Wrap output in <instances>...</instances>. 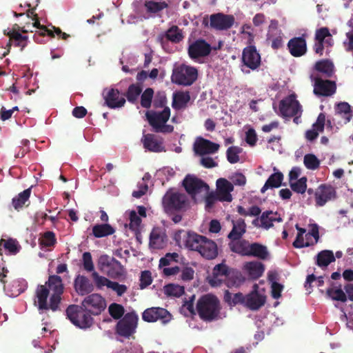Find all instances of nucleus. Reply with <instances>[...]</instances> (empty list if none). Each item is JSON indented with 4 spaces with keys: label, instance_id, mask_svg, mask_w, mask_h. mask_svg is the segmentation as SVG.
Masks as SVG:
<instances>
[{
    "label": "nucleus",
    "instance_id": "obj_22",
    "mask_svg": "<svg viewBox=\"0 0 353 353\" xmlns=\"http://www.w3.org/2000/svg\"><path fill=\"white\" fill-rule=\"evenodd\" d=\"M290 54L294 57H301L307 52V42L304 37H295L290 39L287 44Z\"/></svg>",
    "mask_w": 353,
    "mask_h": 353
},
{
    "label": "nucleus",
    "instance_id": "obj_11",
    "mask_svg": "<svg viewBox=\"0 0 353 353\" xmlns=\"http://www.w3.org/2000/svg\"><path fill=\"white\" fill-rule=\"evenodd\" d=\"M19 30L23 33L28 31L25 27L20 28L17 24L14 25L11 30L8 32L4 31V34L9 37V41L6 45V47L9 48V49L11 48L12 44H14V46L20 47L21 50H23L27 46L28 37L26 35H22L19 32Z\"/></svg>",
    "mask_w": 353,
    "mask_h": 353
},
{
    "label": "nucleus",
    "instance_id": "obj_9",
    "mask_svg": "<svg viewBox=\"0 0 353 353\" xmlns=\"http://www.w3.org/2000/svg\"><path fill=\"white\" fill-rule=\"evenodd\" d=\"M241 70L246 67L251 70L258 69L261 63V58L259 52L254 46H248L243 48L241 55Z\"/></svg>",
    "mask_w": 353,
    "mask_h": 353
},
{
    "label": "nucleus",
    "instance_id": "obj_37",
    "mask_svg": "<svg viewBox=\"0 0 353 353\" xmlns=\"http://www.w3.org/2000/svg\"><path fill=\"white\" fill-rule=\"evenodd\" d=\"M335 261V256L332 250H325L318 253L316 256V265L321 268L327 267Z\"/></svg>",
    "mask_w": 353,
    "mask_h": 353
},
{
    "label": "nucleus",
    "instance_id": "obj_25",
    "mask_svg": "<svg viewBox=\"0 0 353 353\" xmlns=\"http://www.w3.org/2000/svg\"><path fill=\"white\" fill-rule=\"evenodd\" d=\"M250 242L242 238L232 239L228 243L231 252L242 256H247Z\"/></svg>",
    "mask_w": 353,
    "mask_h": 353
},
{
    "label": "nucleus",
    "instance_id": "obj_8",
    "mask_svg": "<svg viewBox=\"0 0 353 353\" xmlns=\"http://www.w3.org/2000/svg\"><path fill=\"white\" fill-rule=\"evenodd\" d=\"M81 305H82L92 316H97L100 314L105 309L106 301L101 294L93 293L87 295L82 301Z\"/></svg>",
    "mask_w": 353,
    "mask_h": 353
},
{
    "label": "nucleus",
    "instance_id": "obj_18",
    "mask_svg": "<svg viewBox=\"0 0 353 353\" xmlns=\"http://www.w3.org/2000/svg\"><path fill=\"white\" fill-rule=\"evenodd\" d=\"M230 272V268L225 263H221L216 265L212 270L209 283L213 287L221 286L223 281L226 280Z\"/></svg>",
    "mask_w": 353,
    "mask_h": 353
},
{
    "label": "nucleus",
    "instance_id": "obj_1",
    "mask_svg": "<svg viewBox=\"0 0 353 353\" xmlns=\"http://www.w3.org/2000/svg\"><path fill=\"white\" fill-rule=\"evenodd\" d=\"M64 286L60 276L51 275L46 285H39L35 291L34 304L40 313L51 310L57 312L60 310L61 295Z\"/></svg>",
    "mask_w": 353,
    "mask_h": 353
},
{
    "label": "nucleus",
    "instance_id": "obj_46",
    "mask_svg": "<svg viewBox=\"0 0 353 353\" xmlns=\"http://www.w3.org/2000/svg\"><path fill=\"white\" fill-rule=\"evenodd\" d=\"M244 278L239 272H231L225 281L228 288L238 287L244 282Z\"/></svg>",
    "mask_w": 353,
    "mask_h": 353
},
{
    "label": "nucleus",
    "instance_id": "obj_5",
    "mask_svg": "<svg viewBox=\"0 0 353 353\" xmlns=\"http://www.w3.org/2000/svg\"><path fill=\"white\" fill-rule=\"evenodd\" d=\"M162 203L167 214H173L186 210L188 198L184 193L169 190L163 197Z\"/></svg>",
    "mask_w": 353,
    "mask_h": 353
},
{
    "label": "nucleus",
    "instance_id": "obj_35",
    "mask_svg": "<svg viewBox=\"0 0 353 353\" xmlns=\"http://www.w3.org/2000/svg\"><path fill=\"white\" fill-rule=\"evenodd\" d=\"M107 274L112 278L117 279L122 276L125 273V269L123 265L120 261L114 258H112V261L109 265L108 270H106Z\"/></svg>",
    "mask_w": 353,
    "mask_h": 353
},
{
    "label": "nucleus",
    "instance_id": "obj_56",
    "mask_svg": "<svg viewBox=\"0 0 353 353\" xmlns=\"http://www.w3.org/2000/svg\"><path fill=\"white\" fill-rule=\"evenodd\" d=\"M327 37H331L330 30L327 27H322L315 31L314 40L325 42Z\"/></svg>",
    "mask_w": 353,
    "mask_h": 353
},
{
    "label": "nucleus",
    "instance_id": "obj_47",
    "mask_svg": "<svg viewBox=\"0 0 353 353\" xmlns=\"http://www.w3.org/2000/svg\"><path fill=\"white\" fill-rule=\"evenodd\" d=\"M307 177L303 176L290 183L292 190L298 194H304L307 190Z\"/></svg>",
    "mask_w": 353,
    "mask_h": 353
},
{
    "label": "nucleus",
    "instance_id": "obj_50",
    "mask_svg": "<svg viewBox=\"0 0 353 353\" xmlns=\"http://www.w3.org/2000/svg\"><path fill=\"white\" fill-rule=\"evenodd\" d=\"M326 294L333 300L341 302H345L347 301L346 294L340 288L337 289L328 288L326 291Z\"/></svg>",
    "mask_w": 353,
    "mask_h": 353
},
{
    "label": "nucleus",
    "instance_id": "obj_57",
    "mask_svg": "<svg viewBox=\"0 0 353 353\" xmlns=\"http://www.w3.org/2000/svg\"><path fill=\"white\" fill-rule=\"evenodd\" d=\"M32 20L34 21V23H32V27L37 28L40 29L41 30H43V32L39 34V36H44L46 34L50 37H54V32L48 30L46 26L41 25L40 21L39 19L38 15L34 14V18H32Z\"/></svg>",
    "mask_w": 353,
    "mask_h": 353
},
{
    "label": "nucleus",
    "instance_id": "obj_43",
    "mask_svg": "<svg viewBox=\"0 0 353 353\" xmlns=\"http://www.w3.org/2000/svg\"><path fill=\"white\" fill-rule=\"evenodd\" d=\"M196 234L194 232H186L184 230H179L174 234L173 239L176 244L180 247L184 246L188 248L187 240L189 234Z\"/></svg>",
    "mask_w": 353,
    "mask_h": 353
},
{
    "label": "nucleus",
    "instance_id": "obj_10",
    "mask_svg": "<svg viewBox=\"0 0 353 353\" xmlns=\"http://www.w3.org/2000/svg\"><path fill=\"white\" fill-rule=\"evenodd\" d=\"M279 110L284 117H292L301 113V105L296 99L295 94H290L279 103Z\"/></svg>",
    "mask_w": 353,
    "mask_h": 353
},
{
    "label": "nucleus",
    "instance_id": "obj_33",
    "mask_svg": "<svg viewBox=\"0 0 353 353\" xmlns=\"http://www.w3.org/2000/svg\"><path fill=\"white\" fill-rule=\"evenodd\" d=\"M283 178L284 176L281 172L278 171L272 174L265 181L264 185L262 187L261 190V193H264L269 188H279L282 185Z\"/></svg>",
    "mask_w": 353,
    "mask_h": 353
},
{
    "label": "nucleus",
    "instance_id": "obj_62",
    "mask_svg": "<svg viewBox=\"0 0 353 353\" xmlns=\"http://www.w3.org/2000/svg\"><path fill=\"white\" fill-rule=\"evenodd\" d=\"M293 246L296 248H302L305 247H309L314 245V242L304 241V237L303 235L297 234L296 239L292 243Z\"/></svg>",
    "mask_w": 353,
    "mask_h": 353
},
{
    "label": "nucleus",
    "instance_id": "obj_20",
    "mask_svg": "<svg viewBox=\"0 0 353 353\" xmlns=\"http://www.w3.org/2000/svg\"><path fill=\"white\" fill-rule=\"evenodd\" d=\"M103 98L105 105L112 109L119 108L124 106L125 99L121 96L120 92L117 89L111 88L104 90Z\"/></svg>",
    "mask_w": 353,
    "mask_h": 353
},
{
    "label": "nucleus",
    "instance_id": "obj_49",
    "mask_svg": "<svg viewBox=\"0 0 353 353\" xmlns=\"http://www.w3.org/2000/svg\"><path fill=\"white\" fill-rule=\"evenodd\" d=\"M242 152V148L238 146H231L228 148L226 156L228 161L232 163H236L239 161V154Z\"/></svg>",
    "mask_w": 353,
    "mask_h": 353
},
{
    "label": "nucleus",
    "instance_id": "obj_14",
    "mask_svg": "<svg viewBox=\"0 0 353 353\" xmlns=\"http://www.w3.org/2000/svg\"><path fill=\"white\" fill-rule=\"evenodd\" d=\"M234 21L233 15L221 12L212 14L210 17V27L216 30H227L233 26Z\"/></svg>",
    "mask_w": 353,
    "mask_h": 353
},
{
    "label": "nucleus",
    "instance_id": "obj_53",
    "mask_svg": "<svg viewBox=\"0 0 353 353\" xmlns=\"http://www.w3.org/2000/svg\"><path fill=\"white\" fill-rule=\"evenodd\" d=\"M92 278L97 289H102L104 286L108 288V285H110L112 281L109 280L105 276H101L96 271H93L92 273Z\"/></svg>",
    "mask_w": 353,
    "mask_h": 353
},
{
    "label": "nucleus",
    "instance_id": "obj_31",
    "mask_svg": "<svg viewBox=\"0 0 353 353\" xmlns=\"http://www.w3.org/2000/svg\"><path fill=\"white\" fill-rule=\"evenodd\" d=\"M282 221L277 212L271 210L263 212L260 216L261 227L266 230L272 228L274 222H281Z\"/></svg>",
    "mask_w": 353,
    "mask_h": 353
},
{
    "label": "nucleus",
    "instance_id": "obj_60",
    "mask_svg": "<svg viewBox=\"0 0 353 353\" xmlns=\"http://www.w3.org/2000/svg\"><path fill=\"white\" fill-rule=\"evenodd\" d=\"M130 228L132 230H137L141 223V218L138 216L137 212L134 210L130 212Z\"/></svg>",
    "mask_w": 353,
    "mask_h": 353
},
{
    "label": "nucleus",
    "instance_id": "obj_39",
    "mask_svg": "<svg viewBox=\"0 0 353 353\" xmlns=\"http://www.w3.org/2000/svg\"><path fill=\"white\" fill-rule=\"evenodd\" d=\"M114 229L109 224H97L92 228V234L96 238H102L114 234Z\"/></svg>",
    "mask_w": 353,
    "mask_h": 353
},
{
    "label": "nucleus",
    "instance_id": "obj_13",
    "mask_svg": "<svg viewBox=\"0 0 353 353\" xmlns=\"http://www.w3.org/2000/svg\"><path fill=\"white\" fill-rule=\"evenodd\" d=\"M186 192L192 196L202 192L208 191L209 186L203 180L193 175H187L183 181Z\"/></svg>",
    "mask_w": 353,
    "mask_h": 353
},
{
    "label": "nucleus",
    "instance_id": "obj_51",
    "mask_svg": "<svg viewBox=\"0 0 353 353\" xmlns=\"http://www.w3.org/2000/svg\"><path fill=\"white\" fill-rule=\"evenodd\" d=\"M108 312L114 319L118 320L123 316L125 310L123 305L113 303L109 305Z\"/></svg>",
    "mask_w": 353,
    "mask_h": 353
},
{
    "label": "nucleus",
    "instance_id": "obj_15",
    "mask_svg": "<svg viewBox=\"0 0 353 353\" xmlns=\"http://www.w3.org/2000/svg\"><path fill=\"white\" fill-rule=\"evenodd\" d=\"M212 51V47L204 39H199L190 44L188 49L189 57L193 59L196 60L199 58L208 56Z\"/></svg>",
    "mask_w": 353,
    "mask_h": 353
},
{
    "label": "nucleus",
    "instance_id": "obj_44",
    "mask_svg": "<svg viewBox=\"0 0 353 353\" xmlns=\"http://www.w3.org/2000/svg\"><path fill=\"white\" fill-rule=\"evenodd\" d=\"M144 6L148 12L155 14L168 8V4L165 1H148L145 2Z\"/></svg>",
    "mask_w": 353,
    "mask_h": 353
},
{
    "label": "nucleus",
    "instance_id": "obj_40",
    "mask_svg": "<svg viewBox=\"0 0 353 353\" xmlns=\"http://www.w3.org/2000/svg\"><path fill=\"white\" fill-rule=\"evenodd\" d=\"M31 191L32 187L26 189L12 199V204L15 210H19L23 207L30 196Z\"/></svg>",
    "mask_w": 353,
    "mask_h": 353
},
{
    "label": "nucleus",
    "instance_id": "obj_64",
    "mask_svg": "<svg viewBox=\"0 0 353 353\" xmlns=\"http://www.w3.org/2000/svg\"><path fill=\"white\" fill-rule=\"evenodd\" d=\"M245 141L247 143L251 146L256 145L257 141V136L255 130L253 128H250L246 132Z\"/></svg>",
    "mask_w": 353,
    "mask_h": 353
},
{
    "label": "nucleus",
    "instance_id": "obj_41",
    "mask_svg": "<svg viewBox=\"0 0 353 353\" xmlns=\"http://www.w3.org/2000/svg\"><path fill=\"white\" fill-rule=\"evenodd\" d=\"M165 37L168 40L172 43H178L183 39V34L181 30L176 26L170 27L165 33Z\"/></svg>",
    "mask_w": 353,
    "mask_h": 353
},
{
    "label": "nucleus",
    "instance_id": "obj_42",
    "mask_svg": "<svg viewBox=\"0 0 353 353\" xmlns=\"http://www.w3.org/2000/svg\"><path fill=\"white\" fill-rule=\"evenodd\" d=\"M141 92L142 87L141 85L137 84H131L127 90L125 97L129 102L135 103Z\"/></svg>",
    "mask_w": 353,
    "mask_h": 353
},
{
    "label": "nucleus",
    "instance_id": "obj_23",
    "mask_svg": "<svg viewBox=\"0 0 353 353\" xmlns=\"http://www.w3.org/2000/svg\"><path fill=\"white\" fill-rule=\"evenodd\" d=\"M75 292L80 296L88 295L94 290V285L84 275L78 274L74 281Z\"/></svg>",
    "mask_w": 353,
    "mask_h": 353
},
{
    "label": "nucleus",
    "instance_id": "obj_21",
    "mask_svg": "<svg viewBox=\"0 0 353 353\" xmlns=\"http://www.w3.org/2000/svg\"><path fill=\"white\" fill-rule=\"evenodd\" d=\"M193 149L199 155L214 154L219 150V145L203 137H198L194 143Z\"/></svg>",
    "mask_w": 353,
    "mask_h": 353
},
{
    "label": "nucleus",
    "instance_id": "obj_16",
    "mask_svg": "<svg viewBox=\"0 0 353 353\" xmlns=\"http://www.w3.org/2000/svg\"><path fill=\"white\" fill-rule=\"evenodd\" d=\"M142 318L147 322H155L161 320L163 323H168L171 319L169 312L162 307H151L146 309L142 314Z\"/></svg>",
    "mask_w": 353,
    "mask_h": 353
},
{
    "label": "nucleus",
    "instance_id": "obj_48",
    "mask_svg": "<svg viewBox=\"0 0 353 353\" xmlns=\"http://www.w3.org/2000/svg\"><path fill=\"white\" fill-rule=\"evenodd\" d=\"M303 163L308 170H314L319 168L320 161L313 154H307L304 156Z\"/></svg>",
    "mask_w": 353,
    "mask_h": 353
},
{
    "label": "nucleus",
    "instance_id": "obj_30",
    "mask_svg": "<svg viewBox=\"0 0 353 353\" xmlns=\"http://www.w3.org/2000/svg\"><path fill=\"white\" fill-rule=\"evenodd\" d=\"M335 115L343 119L344 124L350 121L352 113L350 105L347 102H339L335 105Z\"/></svg>",
    "mask_w": 353,
    "mask_h": 353
},
{
    "label": "nucleus",
    "instance_id": "obj_28",
    "mask_svg": "<svg viewBox=\"0 0 353 353\" xmlns=\"http://www.w3.org/2000/svg\"><path fill=\"white\" fill-rule=\"evenodd\" d=\"M265 303V297L254 291L246 296L245 306L252 310H259Z\"/></svg>",
    "mask_w": 353,
    "mask_h": 353
},
{
    "label": "nucleus",
    "instance_id": "obj_29",
    "mask_svg": "<svg viewBox=\"0 0 353 353\" xmlns=\"http://www.w3.org/2000/svg\"><path fill=\"white\" fill-rule=\"evenodd\" d=\"M269 256V252L265 245L259 243H250L248 252L247 256H253L259 259L265 260Z\"/></svg>",
    "mask_w": 353,
    "mask_h": 353
},
{
    "label": "nucleus",
    "instance_id": "obj_32",
    "mask_svg": "<svg viewBox=\"0 0 353 353\" xmlns=\"http://www.w3.org/2000/svg\"><path fill=\"white\" fill-rule=\"evenodd\" d=\"M232 229L228 235L230 240L242 238L246 232V224L243 219L232 221Z\"/></svg>",
    "mask_w": 353,
    "mask_h": 353
},
{
    "label": "nucleus",
    "instance_id": "obj_34",
    "mask_svg": "<svg viewBox=\"0 0 353 353\" xmlns=\"http://www.w3.org/2000/svg\"><path fill=\"white\" fill-rule=\"evenodd\" d=\"M190 100V95L189 92H178L174 94L172 106L176 110L183 108Z\"/></svg>",
    "mask_w": 353,
    "mask_h": 353
},
{
    "label": "nucleus",
    "instance_id": "obj_61",
    "mask_svg": "<svg viewBox=\"0 0 353 353\" xmlns=\"http://www.w3.org/2000/svg\"><path fill=\"white\" fill-rule=\"evenodd\" d=\"M325 124V115L323 113H320L317 117L316 122L312 125V129L319 132H322L324 130Z\"/></svg>",
    "mask_w": 353,
    "mask_h": 353
},
{
    "label": "nucleus",
    "instance_id": "obj_27",
    "mask_svg": "<svg viewBox=\"0 0 353 353\" xmlns=\"http://www.w3.org/2000/svg\"><path fill=\"white\" fill-rule=\"evenodd\" d=\"M142 143L144 148L150 152H160L163 150L162 142L157 139L155 136L152 134L143 135Z\"/></svg>",
    "mask_w": 353,
    "mask_h": 353
},
{
    "label": "nucleus",
    "instance_id": "obj_59",
    "mask_svg": "<svg viewBox=\"0 0 353 353\" xmlns=\"http://www.w3.org/2000/svg\"><path fill=\"white\" fill-rule=\"evenodd\" d=\"M152 279L149 270L143 271L140 276V288L144 289L152 283Z\"/></svg>",
    "mask_w": 353,
    "mask_h": 353
},
{
    "label": "nucleus",
    "instance_id": "obj_6",
    "mask_svg": "<svg viewBox=\"0 0 353 353\" xmlns=\"http://www.w3.org/2000/svg\"><path fill=\"white\" fill-rule=\"evenodd\" d=\"M198 78V70L194 67L181 64L173 70L171 80L177 85L190 86Z\"/></svg>",
    "mask_w": 353,
    "mask_h": 353
},
{
    "label": "nucleus",
    "instance_id": "obj_3",
    "mask_svg": "<svg viewBox=\"0 0 353 353\" xmlns=\"http://www.w3.org/2000/svg\"><path fill=\"white\" fill-rule=\"evenodd\" d=\"M220 302L217 297L212 294L202 296L197 301L196 310L200 318L205 321H212L219 315Z\"/></svg>",
    "mask_w": 353,
    "mask_h": 353
},
{
    "label": "nucleus",
    "instance_id": "obj_55",
    "mask_svg": "<svg viewBox=\"0 0 353 353\" xmlns=\"http://www.w3.org/2000/svg\"><path fill=\"white\" fill-rule=\"evenodd\" d=\"M216 187L218 190L232 192L234 190V185L232 183L228 181L227 179L221 178L216 181Z\"/></svg>",
    "mask_w": 353,
    "mask_h": 353
},
{
    "label": "nucleus",
    "instance_id": "obj_58",
    "mask_svg": "<svg viewBox=\"0 0 353 353\" xmlns=\"http://www.w3.org/2000/svg\"><path fill=\"white\" fill-rule=\"evenodd\" d=\"M83 265L85 270L87 272L94 271V264L92 261V255L90 252H85L83 254Z\"/></svg>",
    "mask_w": 353,
    "mask_h": 353
},
{
    "label": "nucleus",
    "instance_id": "obj_45",
    "mask_svg": "<svg viewBox=\"0 0 353 353\" xmlns=\"http://www.w3.org/2000/svg\"><path fill=\"white\" fill-rule=\"evenodd\" d=\"M39 241L41 248L53 247L57 243L55 234L52 231L44 232Z\"/></svg>",
    "mask_w": 353,
    "mask_h": 353
},
{
    "label": "nucleus",
    "instance_id": "obj_2",
    "mask_svg": "<svg viewBox=\"0 0 353 353\" xmlns=\"http://www.w3.org/2000/svg\"><path fill=\"white\" fill-rule=\"evenodd\" d=\"M188 249L198 252L207 260H212L218 256L216 243L206 236L198 234H189L187 240Z\"/></svg>",
    "mask_w": 353,
    "mask_h": 353
},
{
    "label": "nucleus",
    "instance_id": "obj_63",
    "mask_svg": "<svg viewBox=\"0 0 353 353\" xmlns=\"http://www.w3.org/2000/svg\"><path fill=\"white\" fill-rule=\"evenodd\" d=\"M108 288L112 289L116 292L118 296H122L126 291L127 287L125 285L119 284L117 282L112 281L110 285H108Z\"/></svg>",
    "mask_w": 353,
    "mask_h": 353
},
{
    "label": "nucleus",
    "instance_id": "obj_26",
    "mask_svg": "<svg viewBox=\"0 0 353 353\" xmlns=\"http://www.w3.org/2000/svg\"><path fill=\"white\" fill-rule=\"evenodd\" d=\"M167 236L159 228H154L150 235V247L153 249H162L166 243Z\"/></svg>",
    "mask_w": 353,
    "mask_h": 353
},
{
    "label": "nucleus",
    "instance_id": "obj_36",
    "mask_svg": "<svg viewBox=\"0 0 353 353\" xmlns=\"http://www.w3.org/2000/svg\"><path fill=\"white\" fill-rule=\"evenodd\" d=\"M314 69L325 77H331L334 73V64L328 59H323L316 62Z\"/></svg>",
    "mask_w": 353,
    "mask_h": 353
},
{
    "label": "nucleus",
    "instance_id": "obj_24",
    "mask_svg": "<svg viewBox=\"0 0 353 353\" xmlns=\"http://www.w3.org/2000/svg\"><path fill=\"white\" fill-rule=\"evenodd\" d=\"M243 270L251 279L256 280L263 275L265 265L259 261H249L243 265Z\"/></svg>",
    "mask_w": 353,
    "mask_h": 353
},
{
    "label": "nucleus",
    "instance_id": "obj_38",
    "mask_svg": "<svg viewBox=\"0 0 353 353\" xmlns=\"http://www.w3.org/2000/svg\"><path fill=\"white\" fill-rule=\"evenodd\" d=\"M0 247H3L10 254L15 255L21 250V247L19 242L12 238L8 239H0Z\"/></svg>",
    "mask_w": 353,
    "mask_h": 353
},
{
    "label": "nucleus",
    "instance_id": "obj_19",
    "mask_svg": "<svg viewBox=\"0 0 353 353\" xmlns=\"http://www.w3.org/2000/svg\"><path fill=\"white\" fill-rule=\"evenodd\" d=\"M314 93L318 96L330 97L334 94L336 90L334 81L323 80L316 77L314 81Z\"/></svg>",
    "mask_w": 353,
    "mask_h": 353
},
{
    "label": "nucleus",
    "instance_id": "obj_4",
    "mask_svg": "<svg viewBox=\"0 0 353 353\" xmlns=\"http://www.w3.org/2000/svg\"><path fill=\"white\" fill-rule=\"evenodd\" d=\"M66 316L71 323L81 329L90 327L94 319L82 305H70L65 310Z\"/></svg>",
    "mask_w": 353,
    "mask_h": 353
},
{
    "label": "nucleus",
    "instance_id": "obj_52",
    "mask_svg": "<svg viewBox=\"0 0 353 353\" xmlns=\"http://www.w3.org/2000/svg\"><path fill=\"white\" fill-rule=\"evenodd\" d=\"M165 294L168 296H181L184 293V288L179 285L168 284L164 287Z\"/></svg>",
    "mask_w": 353,
    "mask_h": 353
},
{
    "label": "nucleus",
    "instance_id": "obj_12",
    "mask_svg": "<svg viewBox=\"0 0 353 353\" xmlns=\"http://www.w3.org/2000/svg\"><path fill=\"white\" fill-rule=\"evenodd\" d=\"M316 205L322 207L327 202L334 200L336 197V191L330 184H321L314 192Z\"/></svg>",
    "mask_w": 353,
    "mask_h": 353
},
{
    "label": "nucleus",
    "instance_id": "obj_54",
    "mask_svg": "<svg viewBox=\"0 0 353 353\" xmlns=\"http://www.w3.org/2000/svg\"><path fill=\"white\" fill-rule=\"evenodd\" d=\"M154 90L151 88H146L141 96V105L143 108H149L151 106Z\"/></svg>",
    "mask_w": 353,
    "mask_h": 353
},
{
    "label": "nucleus",
    "instance_id": "obj_7",
    "mask_svg": "<svg viewBox=\"0 0 353 353\" xmlns=\"http://www.w3.org/2000/svg\"><path fill=\"white\" fill-rule=\"evenodd\" d=\"M138 316L134 312H128L116 325V332L121 336L129 338L136 332Z\"/></svg>",
    "mask_w": 353,
    "mask_h": 353
},
{
    "label": "nucleus",
    "instance_id": "obj_17",
    "mask_svg": "<svg viewBox=\"0 0 353 353\" xmlns=\"http://www.w3.org/2000/svg\"><path fill=\"white\" fill-rule=\"evenodd\" d=\"M149 124L154 130L159 128L161 125L165 124L170 117V109L165 107L161 112L148 111L145 114Z\"/></svg>",
    "mask_w": 353,
    "mask_h": 353
}]
</instances>
